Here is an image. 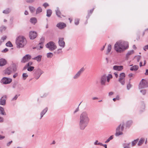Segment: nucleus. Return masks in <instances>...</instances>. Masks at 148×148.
Here are the masks:
<instances>
[{
	"instance_id": "19",
	"label": "nucleus",
	"mask_w": 148,
	"mask_h": 148,
	"mask_svg": "<svg viewBox=\"0 0 148 148\" xmlns=\"http://www.w3.org/2000/svg\"><path fill=\"white\" fill-rule=\"evenodd\" d=\"M134 53V51L133 50L128 51L126 54V59L127 60H128L130 56L133 54Z\"/></svg>"
},
{
	"instance_id": "12",
	"label": "nucleus",
	"mask_w": 148,
	"mask_h": 148,
	"mask_svg": "<svg viewBox=\"0 0 148 148\" xmlns=\"http://www.w3.org/2000/svg\"><path fill=\"white\" fill-rule=\"evenodd\" d=\"M37 36V34L36 32L31 31L29 33V37L31 39H35Z\"/></svg>"
},
{
	"instance_id": "58",
	"label": "nucleus",
	"mask_w": 148,
	"mask_h": 148,
	"mask_svg": "<svg viewBox=\"0 0 148 148\" xmlns=\"http://www.w3.org/2000/svg\"><path fill=\"white\" fill-rule=\"evenodd\" d=\"M8 49L7 48H5L2 51V52H6L8 51Z\"/></svg>"
},
{
	"instance_id": "10",
	"label": "nucleus",
	"mask_w": 148,
	"mask_h": 148,
	"mask_svg": "<svg viewBox=\"0 0 148 148\" xmlns=\"http://www.w3.org/2000/svg\"><path fill=\"white\" fill-rule=\"evenodd\" d=\"M84 67L81 68L79 71L73 76V78L74 79H77L80 76L81 74L84 72Z\"/></svg>"
},
{
	"instance_id": "57",
	"label": "nucleus",
	"mask_w": 148,
	"mask_h": 148,
	"mask_svg": "<svg viewBox=\"0 0 148 148\" xmlns=\"http://www.w3.org/2000/svg\"><path fill=\"white\" fill-rule=\"evenodd\" d=\"M12 140L9 142L8 143H7L6 144V145L7 146H10V144L12 143Z\"/></svg>"
},
{
	"instance_id": "48",
	"label": "nucleus",
	"mask_w": 148,
	"mask_h": 148,
	"mask_svg": "<svg viewBox=\"0 0 148 148\" xmlns=\"http://www.w3.org/2000/svg\"><path fill=\"white\" fill-rule=\"evenodd\" d=\"M132 85L130 84H128L127 86V89L128 90H129L132 87Z\"/></svg>"
},
{
	"instance_id": "45",
	"label": "nucleus",
	"mask_w": 148,
	"mask_h": 148,
	"mask_svg": "<svg viewBox=\"0 0 148 148\" xmlns=\"http://www.w3.org/2000/svg\"><path fill=\"white\" fill-rule=\"evenodd\" d=\"M62 48L59 49L57 51H55V53L58 54L61 53L62 52Z\"/></svg>"
},
{
	"instance_id": "8",
	"label": "nucleus",
	"mask_w": 148,
	"mask_h": 148,
	"mask_svg": "<svg viewBox=\"0 0 148 148\" xmlns=\"http://www.w3.org/2000/svg\"><path fill=\"white\" fill-rule=\"evenodd\" d=\"M12 80V79L10 78L3 77L1 80V82L4 84H8L10 83Z\"/></svg>"
},
{
	"instance_id": "9",
	"label": "nucleus",
	"mask_w": 148,
	"mask_h": 148,
	"mask_svg": "<svg viewBox=\"0 0 148 148\" xmlns=\"http://www.w3.org/2000/svg\"><path fill=\"white\" fill-rule=\"evenodd\" d=\"M31 58V56L30 55L26 54L23 58L21 62L22 63H25L29 60Z\"/></svg>"
},
{
	"instance_id": "46",
	"label": "nucleus",
	"mask_w": 148,
	"mask_h": 148,
	"mask_svg": "<svg viewBox=\"0 0 148 148\" xmlns=\"http://www.w3.org/2000/svg\"><path fill=\"white\" fill-rule=\"evenodd\" d=\"M94 144L95 145H99L100 146L103 145V144L102 143H99L97 140H96Z\"/></svg>"
},
{
	"instance_id": "31",
	"label": "nucleus",
	"mask_w": 148,
	"mask_h": 148,
	"mask_svg": "<svg viewBox=\"0 0 148 148\" xmlns=\"http://www.w3.org/2000/svg\"><path fill=\"white\" fill-rule=\"evenodd\" d=\"M145 139L144 138H141L140 139L139 141H138V146H140L143 143Z\"/></svg>"
},
{
	"instance_id": "32",
	"label": "nucleus",
	"mask_w": 148,
	"mask_h": 148,
	"mask_svg": "<svg viewBox=\"0 0 148 148\" xmlns=\"http://www.w3.org/2000/svg\"><path fill=\"white\" fill-rule=\"evenodd\" d=\"M138 139H137L136 140H135L133 141L132 142V146H135V145L136 144V143L138 142Z\"/></svg>"
},
{
	"instance_id": "28",
	"label": "nucleus",
	"mask_w": 148,
	"mask_h": 148,
	"mask_svg": "<svg viewBox=\"0 0 148 148\" xmlns=\"http://www.w3.org/2000/svg\"><path fill=\"white\" fill-rule=\"evenodd\" d=\"M11 11V10L9 8H7L4 10L3 12L5 14H9Z\"/></svg>"
},
{
	"instance_id": "59",
	"label": "nucleus",
	"mask_w": 148,
	"mask_h": 148,
	"mask_svg": "<svg viewBox=\"0 0 148 148\" xmlns=\"http://www.w3.org/2000/svg\"><path fill=\"white\" fill-rule=\"evenodd\" d=\"M94 10V8H93V9H92L91 10H90L89 11V12H88V14L89 15L90 14H91L92 13V12H93Z\"/></svg>"
},
{
	"instance_id": "64",
	"label": "nucleus",
	"mask_w": 148,
	"mask_h": 148,
	"mask_svg": "<svg viewBox=\"0 0 148 148\" xmlns=\"http://www.w3.org/2000/svg\"><path fill=\"white\" fill-rule=\"evenodd\" d=\"M114 92H111L109 93L108 95L109 96H111L113 94Z\"/></svg>"
},
{
	"instance_id": "52",
	"label": "nucleus",
	"mask_w": 148,
	"mask_h": 148,
	"mask_svg": "<svg viewBox=\"0 0 148 148\" xmlns=\"http://www.w3.org/2000/svg\"><path fill=\"white\" fill-rule=\"evenodd\" d=\"M18 97V96L17 95H16L14 97L12 98V101H13L16 100L17 99Z\"/></svg>"
},
{
	"instance_id": "38",
	"label": "nucleus",
	"mask_w": 148,
	"mask_h": 148,
	"mask_svg": "<svg viewBox=\"0 0 148 148\" xmlns=\"http://www.w3.org/2000/svg\"><path fill=\"white\" fill-rule=\"evenodd\" d=\"M6 28V27L5 26H2L0 27V31L1 32H3L5 30Z\"/></svg>"
},
{
	"instance_id": "2",
	"label": "nucleus",
	"mask_w": 148,
	"mask_h": 148,
	"mask_svg": "<svg viewBox=\"0 0 148 148\" xmlns=\"http://www.w3.org/2000/svg\"><path fill=\"white\" fill-rule=\"evenodd\" d=\"M129 47L128 42L122 40L117 42L114 45V49L118 53H121Z\"/></svg>"
},
{
	"instance_id": "1",
	"label": "nucleus",
	"mask_w": 148,
	"mask_h": 148,
	"mask_svg": "<svg viewBox=\"0 0 148 148\" xmlns=\"http://www.w3.org/2000/svg\"><path fill=\"white\" fill-rule=\"evenodd\" d=\"M79 125V129L84 130L88 126L90 121L88 114L86 111L83 112L80 115Z\"/></svg>"
},
{
	"instance_id": "27",
	"label": "nucleus",
	"mask_w": 148,
	"mask_h": 148,
	"mask_svg": "<svg viewBox=\"0 0 148 148\" xmlns=\"http://www.w3.org/2000/svg\"><path fill=\"white\" fill-rule=\"evenodd\" d=\"M0 114L2 115H6L3 108L1 106L0 107Z\"/></svg>"
},
{
	"instance_id": "20",
	"label": "nucleus",
	"mask_w": 148,
	"mask_h": 148,
	"mask_svg": "<svg viewBox=\"0 0 148 148\" xmlns=\"http://www.w3.org/2000/svg\"><path fill=\"white\" fill-rule=\"evenodd\" d=\"M6 63L7 62L5 59L3 58L0 59V66H3L5 65Z\"/></svg>"
},
{
	"instance_id": "42",
	"label": "nucleus",
	"mask_w": 148,
	"mask_h": 148,
	"mask_svg": "<svg viewBox=\"0 0 148 148\" xmlns=\"http://www.w3.org/2000/svg\"><path fill=\"white\" fill-rule=\"evenodd\" d=\"M6 45L7 47H12L13 46L12 45L10 41L8 42L6 44Z\"/></svg>"
},
{
	"instance_id": "23",
	"label": "nucleus",
	"mask_w": 148,
	"mask_h": 148,
	"mask_svg": "<svg viewBox=\"0 0 148 148\" xmlns=\"http://www.w3.org/2000/svg\"><path fill=\"white\" fill-rule=\"evenodd\" d=\"M56 15L58 17H61V12L59 10V8L57 7L56 10H55Z\"/></svg>"
},
{
	"instance_id": "3",
	"label": "nucleus",
	"mask_w": 148,
	"mask_h": 148,
	"mask_svg": "<svg viewBox=\"0 0 148 148\" xmlns=\"http://www.w3.org/2000/svg\"><path fill=\"white\" fill-rule=\"evenodd\" d=\"M16 44L19 47H23L27 43V41L24 37L19 36L16 39Z\"/></svg>"
},
{
	"instance_id": "62",
	"label": "nucleus",
	"mask_w": 148,
	"mask_h": 148,
	"mask_svg": "<svg viewBox=\"0 0 148 148\" xmlns=\"http://www.w3.org/2000/svg\"><path fill=\"white\" fill-rule=\"evenodd\" d=\"M3 121V118L0 116V122L2 123Z\"/></svg>"
},
{
	"instance_id": "35",
	"label": "nucleus",
	"mask_w": 148,
	"mask_h": 148,
	"mask_svg": "<svg viewBox=\"0 0 148 148\" xmlns=\"http://www.w3.org/2000/svg\"><path fill=\"white\" fill-rule=\"evenodd\" d=\"M12 69V71H13L14 72L16 70V66L15 64H12V66L11 67Z\"/></svg>"
},
{
	"instance_id": "16",
	"label": "nucleus",
	"mask_w": 148,
	"mask_h": 148,
	"mask_svg": "<svg viewBox=\"0 0 148 148\" xmlns=\"http://www.w3.org/2000/svg\"><path fill=\"white\" fill-rule=\"evenodd\" d=\"M66 26V24L63 22H60L57 25V26L60 29H62L65 27Z\"/></svg>"
},
{
	"instance_id": "26",
	"label": "nucleus",
	"mask_w": 148,
	"mask_h": 148,
	"mask_svg": "<svg viewBox=\"0 0 148 148\" xmlns=\"http://www.w3.org/2000/svg\"><path fill=\"white\" fill-rule=\"evenodd\" d=\"M42 56L39 55L33 58V59L36 60L37 61L39 62L41 61Z\"/></svg>"
},
{
	"instance_id": "30",
	"label": "nucleus",
	"mask_w": 148,
	"mask_h": 148,
	"mask_svg": "<svg viewBox=\"0 0 148 148\" xmlns=\"http://www.w3.org/2000/svg\"><path fill=\"white\" fill-rule=\"evenodd\" d=\"M112 49V47L111 45L109 44L108 45L107 48V51L106 52V54H108V53Z\"/></svg>"
},
{
	"instance_id": "11",
	"label": "nucleus",
	"mask_w": 148,
	"mask_h": 148,
	"mask_svg": "<svg viewBox=\"0 0 148 148\" xmlns=\"http://www.w3.org/2000/svg\"><path fill=\"white\" fill-rule=\"evenodd\" d=\"M64 40V38H59V45L62 48H64L65 46V42Z\"/></svg>"
},
{
	"instance_id": "5",
	"label": "nucleus",
	"mask_w": 148,
	"mask_h": 148,
	"mask_svg": "<svg viewBox=\"0 0 148 148\" xmlns=\"http://www.w3.org/2000/svg\"><path fill=\"white\" fill-rule=\"evenodd\" d=\"M45 47L50 51H53L57 48L55 43L53 41L48 42L45 45Z\"/></svg>"
},
{
	"instance_id": "51",
	"label": "nucleus",
	"mask_w": 148,
	"mask_h": 148,
	"mask_svg": "<svg viewBox=\"0 0 148 148\" xmlns=\"http://www.w3.org/2000/svg\"><path fill=\"white\" fill-rule=\"evenodd\" d=\"M141 57L140 56H136V59L137 62H139L141 58Z\"/></svg>"
},
{
	"instance_id": "49",
	"label": "nucleus",
	"mask_w": 148,
	"mask_h": 148,
	"mask_svg": "<svg viewBox=\"0 0 148 148\" xmlns=\"http://www.w3.org/2000/svg\"><path fill=\"white\" fill-rule=\"evenodd\" d=\"M140 92L143 95H145L146 93V91L145 89H143L140 90Z\"/></svg>"
},
{
	"instance_id": "50",
	"label": "nucleus",
	"mask_w": 148,
	"mask_h": 148,
	"mask_svg": "<svg viewBox=\"0 0 148 148\" xmlns=\"http://www.w3.org/2000/svg\"><path fill=\"white\" fill-rule=\"evenodd\" d=\"M6 38V36H3L1 37V40L3 42Z\"/></svg>"
},
{
	"instance_id": "63",
	"label": "nucleus",
	"mask_w": 148,
	"mask_h": 148,
	"mask_svg": "<svg viewBox=\"0 0 148 148\" xmlns=\"http://www.w3.org/2000/svg\"><path fill=\"white\" fill-rule=\"evenodd\" d=\"M5 136L0 135V140H2L5 138Z\"/></svg>"
},
{
	"instance_id": "17",
	"label": "nucleus",
	"mask_w": 148,
	"mask_h": 148,
	"mask_svg": "<svg viewBox=\"0 0 148 148\" xmlns=\"http://www.w3.org/2000/svg\"><path fill=\"white\" fill-rule=\"evenodd\" d=\"M12 68L9 67L6 69L5 71V74L10 75L12 72Z\"/></svg>"
},
{
	"instance_id": "22",
	"label": "nucleus",
	"mask_w": 148,
	"mask_h": 148,
	"mask_svg": "<svg viewBox=\"0 0 148 148\" xmlns=\"http://www.w3.org/2000/svg\"><path fill=\"white\" fill-rule=\"evenodd\" d=\"M43 72L40 69H37L35 72V74L37 75H41L43 73Z\"/></svg>"
},
{
	"instance_id": "43",
	"label": "nucleus",
	"mask_w": 148,
	"mask_h": 148,
	"mask_svg": "<svg viewBox=\"0 0 148 148\" xmlns=\"http://www.w3.org/2000/svg\"><path fill=\"white\" fill-rule=\"evenodd\" d=\"M113 138V135L111 136L108 139H107L105 141V143H108Z\"/></svg>"
},
{
	"instance_id": "47",
	"label": "nucleus",
	"mask_w": 148,
	"mask_h": 148,
	"mask_svg": "<svg viewBox=\"0 0 148 148\" xmlns=\"http://www.w3.org/2000/svg\"><path fill=\"white\" fill-rule=\"evenodd\" d=\"M79 23V19L77 18L75 19V23L76 25H78Z\"/></svg>"
},
{
	"instance_id": "37",
	"label": "nucleus",
	"mask_w": 148,
	"mask_h": 148,
	"mask_svg": "<svg viewBox=\"0 0 148 148\" xmlns=\"http://www.w3.org/2000/svg\"><path fill=\"white\" fill-rule=\"evenodd\" d=\"M22 77L23 80H25L28 77V75L26 73H23L22 75Z\"/></svg>"
},
{
	"instance_id": "41",
	"label": "nucleus",
	"mask_w": 148,
	"mask_h": 148,
	"mask_svg": "<svg viewBox=\"0 0 148 148\" xmlns=\"http://www.w3.org/2000/svg\"><path fill=\"white\" fill-rule=\"evenodd\" d=\"M112 75L111 74H109L108 76H107V81L109 82L110 79L112 78Z\"/></svg>"
},
{
	"instance_id": "60",
	"label": "nucleus",
	"mask_w": 148,
	"mask_h": 148,
	"mask_svg": "<svg viewBox=\"0 0 148 148\" xmlns=\"http://www.w3.org/2000/svg\"><path fill=\"white\" fill-rule=\"evenodd\" d=\"M40 75H37L35 74V78L36 79H37L39 78V77H40Z\"/></svg>"
},
{
	"instance_id": "54",
	"label": "nucleus",
	"mask_w": 148,
	"mask_h": 148,
	"mask_svg": "<svg viewBox=\"0 0 148 148\" xmlns=\"http://www.w3.org/2000/svg\"><path fill=\"white\" fill-rule=\"evenodd\" d=\"M35 0H26V1L28 3H32Z\"/></svg>"
},
{
	"instance_id": "18",
	"label": "nucleus",
	"mask_w": 148,
	"mask_h": 148,
	"mask_svg": "<svg viewBox=\"0 0 148 148\" xmlns=\"http://www.w3.org/2000/svg\"><path fill=\"white\" fill-rule=\"evenodd\" d=\"M114 70L118 71H121L123 69V66H122L115 65L113 67Z\"/></svg>"
},
{
	"instance_id": "6",
	"label": "nucleus",
	"mask_w": 148,
	"mask_h": 148,
	"mask_svg": "<svg viewBox=\"0 0 148 148\" xmlns=\"http://www.w3.org/2000/svg\"><path fill=\"white\" fill-rule=\"evenodd\" d=\"M125 74L124 73H121L119 76V81L123 85H124L125 84Z\"/></svg>"
},
{
	"instance_id": "56",
	"label": "nucleus",
	"mask_w": 148,
	"mask_h": 148,
	"mask_svg": "<svg viewBox=\"0 0 148 148\" xmlns=\"http://www.w3.org/2000/svg\"><path fill=\"white\" fill-rule=\"evenodd\" d=\"M43 5L46 8L47 7L49 6V4L47 3H45L43 4Z\"/></svg>"
},
{
	"instance_id": "53",
	"label": "nucleus",
	"mask_w": 148,
	"mask_h": 148,
	"mask_svg": "<svg viewBox=\"0 0 148 148\" xmlns=\"http://www.w3.org/2000/svg\"><path fill=\"white\" fill-rule=\"evenodd\" d=\"M143 49L145 51H146L148 49V45L144 46L143 47Z\"/></svg>"
},
{
	"instance_id": "15",
	"label": "nucleus",
	"mask_w": 148,
	"mask_h": 148,
	"mask_svg": "<svg viewBox=\"0 0 148 148\" xmlns=\"http://www.w3.org/2000/svg\"><path fill=\"white\" fill-rule=\"evenodd\" d=\"M6 96L3 95L0 99V104L1 105H5L6 103Z\"/></svg>"
},
{
	"instance_id": "4",
	"label": "nucleus",
	"mask_w": 148,
	"mask_h": 148,
	"mask_svg": "<svg viewBox=\"0 0 148 148\" xmlns=\"http://www.w3.org/2000/svg\"><path fill=\"white\" fill-rule=\"evenodd\" d=\"M124 122H122L116 128V132L115 135L116 136H118L123 134L122 131L124 128Z\"/></svg>"
},
{
	"instance_id": "14",
	"label": "nucleus",
	"mask_w": 148,
	"mask_h": 148,
	"mask_svg": "<svg viewBox=\"0 0 148 148\" xmlns=\"http://www.w3.org/2000/svg\"><path fill=\"white\" fill-rule=\"evenodd\" d=\"M45 42V38L43 37H42L40 39V42L39 43L38 45H40L39 47H38V49L40 50V49L43 48V44Z\"/></svg>"
},
{
	"instance_id": "61",
	"label": "nucleus",
	"mask_w": 148,
	"mask_h": 148,
	"mask_svg": "<svg viewBox=\"0 0 148 148\" xmlns=\"http://www.w3.org/2000/svg\"><path fill=\"white\" fill-rule=\"evenodd\" d=\"M79 110V106H78V107L76 109V110L74 111V113H75L76 112H77Z\"/></svg>"
},
{
	"instance_id": "25",
	"label": "nucleus",
	"mask_w": 148,
	"mask_h": 148,
	"mask_svg": "<svg viewBox=\"0 0 148 148\" xmlns=\"http://www.w3.org/2000/svg\"><path fill=\"white\" fill-rule=\"evenodd\" d=\"M138 69V66L137 65H134L130 68V70L131 71H136Z\"/></svg>"
},
{
	"instance_id": "21",
	"label": "nucleus",
	"mask_w": 148,
	"mask_h": 148,
	"mask_svg": "<svg viewBox=\"0 0 148 148\" xmlns=\"http://www.w3.org/2000/svg\"><path fill=\"white\" fill-rule=\"evenodd\" d=\"M48 110V108L47 107L46 108L44 109L40 113V119H41L43 115L45 114L46 112H47Z\"/></svg>"
},
{
	"instance_id": "13",
	"label": "nucleus",
	"mask_w": 148,
	"mask_h": 148,
	"mask_svg": "<svg viewBox=\"0 0 148 148\" xmlns=\"http://www.w3.org/2000/svg\"><path fill=\"white\" fill-rule=\"evenodd\" d=\"M106 79L107 76L106 75H103L100 78V82L101 85H105Z\"/></svg>"
},
{
	"instance_id": "55",
	"label": "nucleus",
	"mask_w": 148,
	"mask_h": 148,
	"mask_svg": "<svg viewBox=\"0 0 148 148\" xmlns=\"http://www.w3.org/2000/svg\"><path fill=\"white\" fill-rule=\"evenodd\" d=\"M32 62H29L28 63H27L26 64V65L28 66V67H29V66H31L32 65Z\"/></svg>"
},
{
	"instance_id": "33",
	"label": "nucleus",
	"mask_w": 148,
	"mask_h": 148,
	"mask_svg": "<svg viewBox=\"0 0 148 148\" xmlns=\"http://www.w3.org/2000/svg\"><path fill=\"white\" fill-rule=\"evenodd\" d=\"M42 11V8L41 7H38L36 11V14H38L41 12Z\"/></svg>"
},
{
	"instance_id": "39",
	"label": "nucleus",
	"mask_w": 148,
	"mask_h": 148,
	"mask_svg": "<svg viewBox=\"0 0 148 148\" xmlns=\"http://www.w3.org/2000/svg\"><path fill=\"white\" fill-rule=\"evenodd\" d=\"M29 8L30 10V11L32 13H33L34 11L35 10V8L33 7L32 6H29Z\"/></svg>"
},
{
	"instance_id": "24",
	"label": "nucleus",
	"mask_w": 148,
	"mask_h": 148,
	"mask_svg": "<svg viewBox=\"0 0 148 148\" xmlns=\"http://www.w3.org/2000/svg\"><path fill=\"white\" fill-rule=\"evenodd\" d=\"M52 12L51 10L49 9L47 10L46 16L48 17H50L52 14Z\"/></svg>"
},
{
	"instance_id": "7",
	"label": "nucleus",
	"mask_w": 148,
	"mask_h": 148,
	"mask_svg": "<svg viewBox=\"0 0 148 148\" xmlns=\"http://www.w3.org/2000/svg\"><path fill=\"white\" fill-rule=\"evenodd\" d=\"M148 86V85L147 81L142 79L140 82L139 86V88H142L147 87Z\"/></svg>"
},
{
	"instance_id": "36",
	"label": "nucleus",
	"mask_w": 148,
	"mask_h": 148,
	"mask_svg": "<svg viewBox=\"0 0 148 148\" xmlns=\"http://www.w3.org/2000/svg\"><path fill=\"white\" fill-rule=\"evenodd\" d=\"M53 54L52 53H47V56L48 58H51L53 56Z\"/></svg>"
},
{
	"instance_id": "44",
	"label": "nucleus",
	"mask_w": 148,
	"mask_h": 148,
	"mask_svg": "<svg viewBox=\"0 0 148 148\" xmlns=\"http://www.w3.org/2000/svg\"><path fill=\"white\" fill-rule=\"evenodd\" d=\"M34 66H29L27 68V70L29 71H31L34 70Z\"/></svg>"
},
{
	"instance_id": "34",
	"label": "nucleus",
	"mask_w": 148,
	"mask_h": 148,
	"mask_svg": "<svg viewBox=\"0 0 148 148\" xmlns=\"http://www.w3.org/2000/svg\"><path fill=\"white\" fill-rule=\"evenodd\" d=\"M132 123V121L130 120L127 121L126 123V126L127 127H129L130 125H131Z\"/></svg>"
},
{
	"instance_id": "40",
	"label": "nucleus",
	"mask_w": 148,
	"mask_h": 148,
	"mask_svg": "<svg viewBox=\"0 0 148 148\" xmlns=\"http://www.w3.org/2000/svg\"><path fill=\"white\" fill-rule=\"evenodd\" d=\"M130 144V143L124 144H123L124 148H130L129 146Z\"/></svg>"
},
{
	"instance_id": "29",
	"label": "nucleus",
	"mask_w": 148,
	"mask_h": 148,
	"mask_svg": "<svg viewBox=\"0 0 148 148\" xmlns=\"http://www.w3.org/2000/svg\"><path fill=\"white\" fill-rule=\"evenodd\" d=\"M37 21L36 19L35 18H32L30 19V22L34 24H35Z\"/></svg>"
}]
</instances>
